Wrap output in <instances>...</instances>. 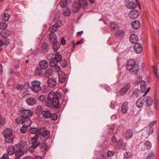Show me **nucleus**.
I'll list each match as a JSON object with an SVG mask.
<instances>
[{
    "mask_svg": "<svg viewBox=\"0 0 159 159\" xmlns=\"http://www.w3.org/2000/svg\"><path fill=\"white\" fill-rule=\"evenodd\" d=\"M115 153V152L113 151H108L107 152V156L109 157H112L114 155Z\"/></svg>",
    "mask_w": 159,
    "mask_h": 159,
    "instance_id": "13d9d810",
    "label": "nucleus"
},
{
    "mask_svg": "<svg viewBox=\"0 0 159 159\" xmlns=\"http://www.w3.org/2000/svg\"><path fill=\"white\" fill-rule=\"evenodd\" d=\"M66 75L64 73H61L59 75V81L62 84L65 81L66 79Z\"/></svg>",
    "mask_w": 159,
    "mask_h": 159,
    "instance_id": "f704fd0d",
    "label": "nucleus"
},
{
    "mask_svg": "<svg viewBox=\"0 0 159 159\" xmlns=\"http://www.w3.org/2000/svg\"><path fill=\"white\" fill-rule=\"evenodd\" d=\"M42 147L43 148H44L45 149H46L47 148V145L46 143H45L44 142H43L41 144Z\"/></svg>",
    "mask_w": 159,
    "mask_h": 159,
    "instance_id": "69168bd1",
    "label": "nucleus"
},
{
    "mask_svg": "<svg viewBox=\"0 0 159 159\" xmlns=\"http://www.w3.org/2000/svg\"><path fill=\"white\" fill-rule=\"evenodd\" d=\"M78 1L79 4L81 8H82L84 9L87 8L88 7V4L86 1L83 0Z\"/></svg>",
    "mask_w": 159,
    "mask_h": 159,
    "instance_id": "2f4dec72",
    "label": "nucleus"
},
{
    "mask_svg": "<svg viewBox=\"0 0 159 159\" xmlns=\"http://www.w3.org/2000/svg\"><path fill=\"white\" fill-rule=\"evenodd\" d=\"M130 41L132 44H136L137 43L139 40V38L137 35L135 34H131L130 36Z\"/></svg>",
    "mask_w": 159,
    "mask_h": 159,
    "instance_id": "a211bd4d",
    "label": "nucleus"
},
{
    "mask_svg": "<svg viewBox=\"0 0 159 159\" xmlns=\"http://www.w3.org/2000/svg\"><path fill=\"white\" fill-rule=\"evenodd\" d=\"M47 84L48 87L50 88H53L57 84L56 80L52 78H49L47 80Z\"/></svg>",
    "mask_w": 159,
    "mask_h": 159,
    "instance_id": "4468645a",
    "label": "nucleus"
},
{
    "mask_svg": "<svg viewBox=\"0 0 159 159\" xmlns=\"http://www.w3.org/2000/svg\"><path fill=\"white\" fill-rule=\"evenodd\" d=\"M49 45L46 43H44L42 45L41 51L42 53L46 54L48 52Z\"/></svg>",
    "mask_w": 159,
    "mask_h": 159,
    "instance_id": "f3484780",
    "label": "nucleus"
},
{
    "mask_svg": "<svg viewBox=\"0 0 159 159\" xmlns=\"http://www.w3.org/2000/svg\"><path fill=\"white\" fill-rule=\"evenodd\" d=\"M41 83L38 80L32 81L31 83V89L32 91L35 93H38L41 91L40 86Z\"/></svg>",
    "mask_w": 159,
    "mask_h": 159,
    "instance_id": "39448f33",
    "label": "nucleus"
},
{
    "mask_svg": "<svg viewBox=\"0 0 159 159\" xmlns=\"http://www.w3.org/2000/svg\"><path fill=\"white\" fill-rule=\"evenodd\" d=\"M135 61L133 59L129 60L127 63L126 68L127 70L130 71L132 74H136L139 69L137 65L135 64Z\"/></svg>",
    "mask_w": 159,
    "mask_h": 159,
    "instance_id": "f03ea898",
    "label": "nucleus"
},
{
    "mask_svg": "<svg viewBox=\"0 0 159 159\" xmlns=\"http://www.w3.org/2000/svg\"><path fill=\"white\" fill-rule=\"evenodd\" d=\"M1 35L2 37L7 38L9 34L7 31L3 30L1 32Z\"/></svg>",
    "mask_w": 159,
    "mask_h": 159,
    "instance_id": "09e8293b",
    "label": "nucleus"
},
{
    "mask_svg": "<svg viewBox=\"0 0 159 159\" xmlns=\"http://www.w3.org/2000/svg\"><path fill=\"white\" fill-rule=\"evenodd\" d=\"M16 121V123L18 124H22L24 125H29L28 123L27 122L26 120L20 116V117L17 118Z\"/></svg>",
    "mask_w": 159,
    "mask_h": 159,
    "instance_id": "6ab92c4d",
    "label": "nucleus"
},
{
    "mask_svg": "<svg viewBox=\"0 0 159 159\" xmlns=\"http://www.w3.org/2000/svg\"><path fill=\"white\" fill-rule=\"evenodd\" d=\"M67 0H61L60 5L62 7H65L67 4Z\"/></svg>",
    "mask_w": 159,
    "mask_h": 159,
    "instance_id": "de8ad7c7",
    "label": "nucleus"
},
{
    "mask_svg": "<svg viewBox=\"0 0 159 159\" xmlns=\"http://www.w3.org/2000/svg\"><path fill=\"white\" fill-rule=\"evenodd\" d=\"M26 103L29 105L32 106L34 105L36 103V98L33 97L29 98L26 100Z\"/></svg>",
    "mask_w": 159,
    "mask_h": 159,
    "instance_id": "412c9836",
    "label": "nucleus"
},
{
    "mask_svg": "<svg viewBox=\"0 0 159 159\" xmlns=\"http://www.w3.org/2000/svg\"><path fill=\"white\" fill-rule=\"evenodd\" d=\"M22 159H33V157L31 156H26L23 157Z\"/></svg>",
    "mask_w": 159,
    "mask_h": 159,
    "instance_id": "774afa93",
    "label": "nucleus"
},
{
    "mask_svg": "<svg viewBox=\"0 0 159 159\" xmlns=\"http://www.w3.org/2000/svg\"><path fill=\"white\" fill-rule=\"evenodd\" d=\"M16 88L18 90H21L23 89V86L22 84H19L17 85Z\"/></svg>",
    "mask_w": 159,
    "mask_h": 159,
    "instance_id": "0e129e2a",
    "label": "nucleus"
},
{
    "mask_svg": "<svg viewBox=\"0 0 159 159\" xmlns=\"http://www.w3.org/2000/svg\"><path fill=\"white\" fill-rule=\"evenodd\" d=\"M16 148H17V147L16 145H15L14 147L13 146H9L7 149L8 154L11 155H13L15 153V150L17 149Z\"/></svg>",
    "mask_w": 159,
    "mask_h": 159,
    "instance_id": "a878e982",
    "label": "nucleus"
},
{
    "mask_svg": "<svg viewBox=\"0 0 159 159\" xmlns=\"http://www.w3.org/2000/svg\"><path fill=\"white\" fill-rule=\"evenodd\" d=\"M156 123V121H153L151 122L150 123L149 125H148V127L150 128H153V127L155 124Z\"/></svg>",
    "mask_w": 159,
    "mask_h": 159,
    "instance_id": "052dcab7",
    "label": "nucleus"
},
{
    "mask_svg": "<svg viewBox=\"0 0 159 159\" xmlns=\"http://www.w3.org/2000/svg\"><path fill=\"white\" fill-rule=\"evenodd\" d=\"M42 110V107L41 106H39L36 109L37 111L38 112H40Z\"/></svg>",
    "mask_w": 159,
    "mask_h": 159,
    "instance_id": "338daca9",
    "label": "nucleus"
},
{
    "mask_svg": "<svg viewBox=\"0 0 159 159\" xmlns=\"http://www.w3.org/2000/svg\"><path fill=\"white\" fill-rule=\"evenodd\" d=\"M60 96L61 95L58 92H51L48 94L47 98L48 101L46 102V105L50 107L52 105L54 108H58L59 104V99Z\"/></svg>",
    "mask_w": 159,
    "mask_h": 159,
    "instance_id": "f257e3e1",
    "label": "nucleus"
},
{
    "mask_svg": "<svg viewBox=\"0 0 159 159\" xmlns=\"http://www.w3.org/2000/svg\"><path fill=\"white\" fill-rule=\"evenodd\" d=\"M156 70L155 71L154 73L159 79V63L157 64L156 65Z\"/></svg>",
    "mask_w": 159,
    "mask_h": 159,
    "instance_id": "8fccbe9b",
    "label": "nucleus"
},
{
    "mask_svg": "<svg viewBox=\"0 0 159 159\" xmlns=\"http://www.w3.org/2000/svg\"><path fill=\"white\" fill-rule=\"evenodd\" d=\"M110 28L111 30H119V27L116 22L114 21L111 22L110 23Z\"/></svg>",
    "mask_w": 159,
    "mask_h": 159,
    "instance_id": "bb28decb",
    "label": "nucleus"
},
{
    "mask_svg": "<svg viewBox=\"0 0 159 159\" xmlns=\"http://www.w3.org/2000/svg\"><path fill=\"white\" fill-rule=\"evenodd\" d=\"M139 15V11L136 10H131L129 12L128 14L129 17L131 19H135L137 18Z\"/></svg>",
    "mask_w": 159,
    "mask_h": 159,
    "instance_id": "9d476101",
    "label": "nucleus"
},
{
    "mask_svg": "<svg viewBox=\"0 0 159 159\" xmlns=\"http://www.w3.org/2000/svg\"><path fill=\"white\" fill-rule=\"evenodd\" d=\"M51 112L48 110H44L42 111V114L43 116L45 118L49 119L50 118L51 116Z\"/></svg>",
    "mask_w": 159,
    "mask_h": 159,
    "instance_id": "4be33fe9",
    "label": "nucleus"
},
{
    "mask_svg": "<svg viewBox=\"0 0 159 159\" xmlns=\"http://www.w3.org/2000/svg\"><path fill=\"white\" fill-rule=\"evenodd\" d=\"M39 68L42 70H45L48 66V63L46 60H42L39 61Z\"/></svg>",
    "mask_w": 159,
    "mask_h": 159,
    "instance_id": "ddd939ff",
    "label": "nucleus"
},
{
    "mask_svg": "<svg viewBox=\"0 0 159 159\" xmlns=\"http://www.w3.org/2000/svg\"><path fill=\"white\" fill-rule=\"evenodd\" d=\"M129 108L128 102L125 101L124 102L121 108V111L123 114L126 113Z\"/></svg>",
    "mask_w": 159,
    "mask_h": 159,
    "instance_id": "aec40b11",
    "label": "nucleus"
},
{
    "mask_svg": "<svg viewBox=\"0 0 159 159\" xmlns=\"http://www.w3.org/2000/svg\"><path fill=\"white\" fill-rule=\"evenodd\" d=\"M1 159H9L8 154L7 153L4 154Z\"/></svg>",
    "mask_w": 159,
    "mask_h": 159,
    "instance_id": "e2e57ef3",
    "label": "nucleus"
},
{
    "mask_svg": "<svg viewBox=\"0 0 159 159\" xmlns=\"http://www.w3.org/2000/svg\"><path fill=\"white\" fill-rule=\"evenodd\" d=\"M45 99V97L44 95H40L39 97V100L41 102H43Z\"/></svg>",
    "mask_w": 159,
    "mask_h": 159,
    "instance_id": "680f3d73",
    "label": "nucleus"
},
{
    "mask_svg": "<svg viewBox=\"0 0 159 159\" xmlns=\"http://www.w3.org/2000/svg\"><path fill=\"white\" fill-rule=\"evenodd\" d=\"M7 24L3 22H0V29H5L7 27Z\"/></svg>",
    "mask_w": 159,
    "mask_h": 159,
    "instance_id": "3c124183",
    "label": "nucleus"
},
{
    "mask_svg": "<svg viewBox=\"0 0 159 159\" xmlns=\"http://www.w3.org/2000/svg\"><path fill=\"white\" fill-rule=\"evenodd\" d=\"M146 105L147 106H150L152 105L153 103V100L152 98L150 96L146 97L145 101Z\"/></svg>",
    "mask_w": 159,
    "mask_h": 159,
    "instance_id": "473e14b6",
    "label": "nucleus"
},
{
    "mask_svg": "<svg viewBox=\"0 0 159 159\" xmlns=\"http://www.w3.org/2000/svg\"><path fill=\"white\" fill-rule=\"evenodd\" d=\"M5 123V119L3 117H0V126L3 125Z\"/></svg>",
    "mask_w": 159,
    "mask_h": 159,
    "instance_id": "6e6d98bb",
    "label": "nucleus"
},
{
    "mask_svg": "<svg viewBox=\"0 0 159 159\" xmlns=\"http://www.w3.org/2000/svg\"><path fill=\"white\" fill-rule=\"evenodd\" d=\"M41 129H38L37 127H32L30 128L29 129V132L31 134H39L40 133Z\"/></svg>",
    "mask_w": 159,
    "mask_h": 159,
    "instance_id": "b1692460",
    "label": "nucleus"
},
{
    "mask_svg": "<svg viewBox=\"0 0 159 159\" xmlns=\"http://www.w3.org/2000/svg\"><path fill=\"white\" fill-rule=\"evenodd\" d=\"M49 37L50 43L57 41L56 35L54 32H50L49 34Z\"/></svg>",
    "mask_w": 159,
    "mask_h": 159,
    "instance_id": "5701e85b",
    "label": "nucleus"
},
{
    "mask_svg": "<svg viewBox=\"0 0 159 159\" xmlns=\"http://www.w3.org/2000/svg\"><path fill=\"white\" fill-rule=\"evenodd\" d=\"M25 125L23 126L20 129V132L22 134H24L26 133L27 131L28 127L30 125Z\"/></svg>",
    "mask_w": 159,
    "mask_h": 159,
    "instance_id": "a19ab883",
    "label": "nucleus"
},
{
    "mask_svg": "<svg viewBox=\"0 0 159 159\" xmlns=\"http://www.w3.org/2000/svg\"><path fill=\"white\" fill-rule=\"evenodd\" d=\"M59 62L54 57L52 58L50 60L49 64L50 66L54 67L56 66L57 63Z\"/></svg>",
    "mask_w": 159,
    "mask_h": 159,
    "instance_id": "c9c22d12",
    "label": "nucleus"
},
{
    "mask_svg": "<svg viewBox=\"0 0 159 159\" xmlns=\"http://www.w3.org/2000/svg\"><path fill=\"white\" fill-rule=\"evenodd\" d=\"M132 28L134 30H137L140 28L141 24L140 21L138 20H135L132 22L131 23Z\"/></svg>",
    "mask_w": 159,
    "mask_h": 159,
    "instance_id": "dca6fc26",
    "label": "nucleus"
},
{
    "mask_svg": "<svg viewBox=\"0 0 159 159\" xmlns=\"http://www.w3.org/2000/svg\"><path fill=\"white\" fill-rule=\"evenodd\" d=\"M84 39H82L80 40H78L76 42V43L75 45V43L74 41H73L72 42V44L73 45V49H72V51H73V49H74L75 45H77L78 44H82L84 42Z\"/></svg>",
    "mask_w": 159,
    "mask_h": 159,
    "instance_id": "ea45409f",
    "label": "nucleus"
},
{
    "mask_svg": "<svg viewBox=\"0 0 159 159\" xmlns=\"http://www.w3.org/2000/svg\"><path fill=\"white\" fill-rule=\"evenodd\" d=\"M54 57L59 62L61 61L62 58V56L59 52H57Z\"/></svg>",
    "mask_w": 159,
    "mask_h": 159,
    "instance_id": "37998d69",
    "label": "nucleus"
},
{
    "mask_svg": "<svg viewBox=\"0 0 159 159\" xmlns=\"http://www.w3.org/2000/svg\"><path fill=\"white\" fill-rule=\"evenodd\" d=\"M125 134V139H128L132 137L133 134V132L132 130L129 129L126 131Z\"/></svg>",
    "mask_w": 159,
    "mask_h": 159,
    "instance_id": "7c9ffc66",
    "label": "nucleus"
},
{
    "mask_svg": "<svg viewBox=\"0 0 159 159\" xmlns=\"http://www.w3.org/2000/svg\"><path fill=\"white\" fill-rule=\"evenodd\" d=\"M142 91L138 89H136L134 90L132 94V96L134 98H137L139 96L140 92Z\"/></svg>",
    "mask_w": 159,
    "mask_h": 159,
    "instance_id": "72a5a7b5",
    "label": "nucleus"
},
{
    "mask_svg": "<svg viewBox=\"0 0 159 159\" xmlns=\"http://www.w3.org/2000/svg\"><path fill=\"white\" fill-rule=\"evenodd\" d=\"M147 133L149 135L152 134L154 132V129L153 128H150L148 127V129L147 130Z\"/></svg>",
    "mask_w": 159,
    "mask_h": 159,
    "instance_id": "bf43d9fd",
    "label": "nucleus"
},
{
    "mask_svg": "<svg viewBox=\"0 0 159 159\" xmlns=\"http://www.w3.org/2000/svg\"><path fill=\"white\" fill-rule=\"evenodd\" d=\"M39 138V134H35L34 136L32 138L31 140L32 145L31 148H32L34 149L39 145L40 143L39 141L38 140Z\"/></svg>",
    "mask_w": 159,
    "mask_h": 159,
    "instance_id": "0eeeda50",
    "label": "nucleus"
},
{
    "mask_svg": "<svg viewBox=\"0 0 159 159\" xmlns=\"http://www.w3.org/2000/svg\"><path fill=\"white\" fill-rule=\"evenodd\" d=\"M3 134L5 139L6 143H13L14 138L13 136V132L11 129L7 128L4 130Z\"/></svg>",
    "mask_w": 159,
    "mask_h": 159,
    "instance_id": "20e7f679",
    "label": "nucleus"
},
{
    "mask_svg": "<svg viewBox=\"0 0 159 159\" xmlns=\"http://www.w3.org/2000/svg\"><path fill=\"white\" fill-rule=\"evenodd\" d=\"M132 156V154L130 152H126L124 153V158L128 159Z\"/></svg>",
    "mask_w": 159,
    "mask_h": 159,
    "instance_id": "603ef678",
    "label": "nucleus"
},
{
    "mask_svg": "<svg viewBox=\"0 0 159 159\" xmlns=\"http://www.w3.org/2000/svg\"><path fill=\"white\" fill-rule=\"evenodd\" d=\"M16 148L17 149L16 150L15 152L16 157H20L22 156L25 152H26L18 148V147H17Z\"/></svg>",
    "mask_w": 159,
    "mask_h": 159,
    "instance_id": "c756f323",
    "label": "nucleus"
},
{
    "mask_svg": "<svg viewBox=\"0 0 159 159\" xmlns=\"http://www.w3.org/2000/svg\"><path fill=\"white\" fill-rule=\"evenodd\" d=\"M125 33L124 30H119L115 33V35L117 38L121 39L123 37Z\"/></svg>",
    "mask_w": 159,
    "mask_h": 159,
    "instance_id": "cd10ccee",
    "label": "nucleus"
},
{
    "mask_svg": "<svg viewBox=\"0 0 159 159\" xmlns=\"http://www.w3.org/2000/svg\"><path fill=\"white\" fill-rule=\"evenodd\" d=\"M80 6L79 4V1L77 0L73 4L72 11L73 12H77L80 11Z\"/></svg>",
    "mask_w": 159,
    "mask_h": 159,
    "instance_id": "9b49d317",
    "label": "nucleus"
},
{
    "mask_svg": "<svg viewBox=\"0 0 159 159\" xmlns=\"http://www.w3.org/2000/svg\"><path fill=\"white\" fill-rule=\"evenodd\" d=\"M52 45V48L54 52H57L60 47V44L57 41L51 43Z\"/></svg>",
    "mask_w": 159,
    "mask_h": 159,
    "instance_id": "393cba45",
    "label": "nucleus"
},
{
    "mask_svg": "<svg viewBox=\"0 0 159 159\" xmlns=\"http://www.w3.org/2000/svg\"><path fill=\"white\" fill-rule=\"evenodd\" d=\"M58 116L57 115L56 113H51V116L50 118L52 120H56L57 119Z\"/></svg>",
    "mask_w": 159,
    "mask_h": 159,
    "instance_id": "864d4df0",
    "label": "nucleus"
},
{
    "mask_svg": "<svg viewBox=\"0 0 159 159\" xmlns=\"http://www.w3.org/2000/svg\"><path fill=\"white\" fill-rule=\"evenodd\" d=\"M38 134H39V137H40V140L44 141L49 138L50 133L49 131L44 129L42 132L40 131V133Z\"/></svg>",
    "mask_w": 159,
    "mask_h": 159,
    "instance_id": "423d86ee",
    "label": "nucleus"
},
{
    "mask_svg": "<svg viewBox=\"0 0 159 159\" xmlns=\"http://www.w3.org/2000/svg\"><path fill=\"white\" fill-rule=\"evenodd\" d=\"M53 71L52 69L49 68L47 69L44 73V75L47 77H49L52 74Z\"/></svg>",
    "mask_w": 159,
    "mask_h": 159,
    "instance_id": "79ce46f5",
    "label": "nucleus"
},
{
    "mask_svg": "<svg viewBox=\"0 0 159 159\" xmlns=\"http://www.w3.org/2000/svg\"><path fill=\"white\" fill-rule=\"evenodd\" d=\"M10 18V16L8 13H4L2 16V20L4 21H8Z\"/></svg>",
    "mask_w": 159,
    "mask_h": 159,
    "instance_id": "c03bdc74",
    "label": "nucleus"
},
{
    "mask_svg": "<svg viewBox=\"0 0 159 159\" xmlns=\"http://www.w3.org/2000/svg\"><path fill=\"white\" fill-rule=\"evenodd\" d=\"M16 146L18 147V148L26 152L27 149L28 147L25 141H21L19 144L16 145Z\"/></svg>",
    "mask_w": 159,
    "mask_h": 159,
    "instance_id": "f8f14e48",
    "label": "nucleus"
},
{
    "mask_svg": "<svg viewBox=\"0 0 159 159\" xmlns=\"http://www.w3.org/2000/svg\"><path fill=\"white\" fill-rule=\"evenodd\" d=\"M67 64L66 63V61H61V66L63 68L65 67L67 65Z\"/></svg>",
    "mask_w": 159,
    "mask_h": 159,
    "instance_id": "4d7b16f0",
    "label": "nucleus"
},
{
    "mask_svg": "<svg viewBox=\"0 0 159 159\" xmlns=\"http://www.w3.org/2000/svg\"><path fill=\"white\" fill-rule=\"evenodd\" d=\"M70 13V10L68 7H66L63 10V15L65 16H69Z\"/></svg>",
    "mask_w": 159,
    "mask_h": 159,
    "instance_id": "4c0bfd02",
    "label": "nucleus"
},
{
    "mask_svg": "<svg viewBox=\"0 0 159 159\" xmlns=\"http://www.w3.org/2000/svg\"><path fill=\"white\" fill-rule=\"evenodd\" d=\"M144 145L148 150H150L151 148L152 144L149 141H146L144 143Z\"/></svg>",
    "mask_w": 159,
    "mask_h": 159,
    "instance_id": "a18cd8bd",
    "label": "nucleus"
},
{
    "mask_svg": "<svg viewBox=\"0 0 159 159\" xmlns=\"http://www.w3.org/2000/svg\"><path fill=\"white\" fill-rule=\"evenodd\" d=\"M130 86V84L128 83L123 86L120 89L119 93L120 95L123 96L127 92Z\"/></svg>",
    "mask_w": 159,
    "mask_h": 159,
    "instance_id": "1a4fd4ad",
    "label": "nucleus"
},
{
    "mask_svg": "<svg viewBox=\"0 0 159 159\" xmlns=\"http://www.w3.org/2000/svg\"><path fill=\"white\" fill-rule=\"evenodd\" d=\"M154 151H151L147 155L145 159H154Z\"/></svg>",
    "mask_w": 159,
    "mask_h": 159,
    "instance_id": "58836bf2",
    "label": "nucleus"
},
{
    "mask_svg": "<svg viewBox=\"0 0 159 159\" xmlns=\"http://www.w3.org/2000/svg\"><path fill=\"white\" fill-rule=\"evenodd\" d=\"M42 70L40 68L37 67L34 71L35 75L39 76L41 75L42 72Z\"/></svg>",
    "mask_w": 159,
    "mask_h": 159,
    "instance_id": "49530a36",
    "label": "nucleus"
},
{
    "mask_svg": "<svg viewBox=\"0 0 159 159\" xmlns=\"http://www.w3.org/2000/svg\"><path fill=\"white\" fill-rule=\"evenodd\" d=\"M61 26V24L60 21H57L56 23L52 25L49 28L50 32H56L58 30L59 28Z\"/></svg>",
    "mask_w": 159,
    "mask_h": 159,
    "instance_id": "6e6552de",
    "label": "nucleus"
},
{
    "mask_svg": "<svg viewBox=\"0 0 159 159\" xmlns=\"http://www.w3.org/2000/svg\"><path fill=\"white\" fill-rule=\"evenodd\" d=\"M126 7L130 9L135 8L137 6V4L134 2L131 1L126 5Z\"/></svg>",
    "mask_w": 159,
    "mask_h": 159,
    "instance_id": "c85d7f7f",
    "label": "nucleus"
},
{
    "mask_svg": "<svg viewBox=\"0 0 159 159\" xmlns=\"http://www.w3.org/2000/svg\"><path fill=\"white\" fill-rule=\"evenodd\" d=\"M134 51L138 54L140 53L143 50V48L141 44L136 43L134 47Z\"/></svg>",
    "mask_w": 159,
    "mask_h": 159,
    "instance_id": "2eb2a0df",
    "label": "nucleus"
},
{
    "mask_svg": "<svg viewBox=\"0 0 159 159\" xmlns=\"http://www.w3.org/2000/svg\"><path fill=\"white\" fill-rule=\"evenodd\" d=\"M118 145H120V147H121L122 146L124 145V147L123 148V149H125L126 146L125 144H124L123 140L120 139V140H119L118 142Z\"/></svg>",
    "mask_w": 159,
    "mask_h": 159,
    "instance_id": "5fc2aeb1",
    "label": "nucleus"
},
{
    "mask_svg": "<svg viewBox=\"0 0 159 159\" xmlns=\"http://www.w3.org/2000/svg\"><path fill=\"white\" fill-rule=\"evenodd\" d=\"M143 101L142 100L141 98H140L137 100L136 102V106L139 107H141L143 105Z\"/></svg>",
    "mask_w": 159,
    "mask_h": 159,
    "instance_id": "e433bc0d",
    "label": "nucleus"
},
{
    "mask_svg": "<svg viewBox=\"0 0 159 159\" xmlns=\"http://www.w3.org/2000/svg\"><path fill=\"white\" fill-rule=\"evenodd\" d=\"M21 110L20 111V116L25 118L27 120V122L29 125H31L32 121L30 117L33 114V112L30 110L26 109L23 107H21Z\"/></svg>",
    "mask_w": 159,
    "mask_h": 159,
    "instance_id": "7ed1b4c3",
    "label": "nucleus"
}]
</instances>
